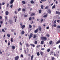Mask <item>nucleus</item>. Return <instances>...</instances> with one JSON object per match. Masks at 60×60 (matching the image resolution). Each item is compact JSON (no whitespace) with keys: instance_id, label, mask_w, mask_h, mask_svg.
Masks as SVG:
<instances>
[{"instance_id":"28","label":"nucleus","mask_w":60,"mask_h":60,"mask_svg":"<svg viewBox=\"0 0 60 60\" xmlns=\"http://www.w3.org/2000/svg\"><path fill=\"white\" fill-rule=\"evenodd\" d=\"M29 20H32V17H30L29 18Z\"/></svg>"},{"instance_id":"8","label":"nucleus","mask_w":60,"mask_h":60,"mask_svg":"<svg viewBox=\"0 0 60 60\" xmlns=\"http://www.w3.org/2000/svg\"><path fill=\"white\" fill-rule=\"evenodd\" d=\"M38 31H39V30L38 29H37L35 30L34 32L35 33H36L38 32Z\"/></svg>"},{"instance_id":"40","label":"nucleus","mask_w":60,"mask_h":60,"mask_svg":"<svg viewBox=\"0 0 60 60\" xmlns=\"http://www.w3.org/2000/svg\"><path fill=\"white\" fill-rule=\"evenodd\" d=\"M31 4H34V2L33 0H32L31 1Z\"/></svg>"},{"instance_id":"9","label":"nucleus","mask_w":60,"mask_h":60,"mask_svg":"<svg viewBox=\"0 0 60 60\" xmlns=\"http://www.w3.org/2000/svg\"><path fill=\"white\" fill-rule=\"evenodd\" d=\"M38 29L40 31H41V26H39Z\"/></svg>"},{"instance_id":"56","label":"nucleus","mask_w":60,"mask_h":60,"mask_svg":"<svg viewBox=\"0 0 60 60\" xmlns=\"http://www.w3.org/2000/svg\"><path fill=\"white\" fill-rule=\"evenodd\" d=\"M9 4L8 3L7 4V7H9Z\"/></svg>"},{"instance_id":"32","label":"nucleus","mask_w":60,"mask_h":60,"mask_svg":"<svg viewBox=\"0 0 60 60\" xmlns=\"http://www.w3.org/2000/svg\"><path fill=\"white\" fill-rule=\"evenodd\" d=\"M22 3L24 4H26V2L24 1H22Z\"/></svg>"},{"instance_id":"11","label":"nucleus","mask_w":60,"mask_h":60,"mask_svg":"<svg viewBox=\"0 0 60 60\" xmlns=\"http://www.w3.org/2000/svg\"><path fill=\"white\" fill-rule=\"evenodd\" d=\"M48 16V15L46 14L44 16H43V18H46Z\"/></svg>"},{"instance_id":"35","label":"nucleus","mask_w":60,"mask_h":60,"mask_svg":"<svg viewBox=\"0 0 60 60\" xmlns=\"http://www.w3.org/2000/svg\"><path fill=\"white\" fill-rule=\"evenodd\" d=\"M20 45L21 46H22V43H21V42H20L19 43Z\"/></svg>"},{"instance_id":"16","label":"nucleus","mask_w":60,"mask_h":60,"mask_svg":"<svg viewBox=\"0 0 60 60\" xmlns=\"http://www.w3.org/2000/svg\"><path fill=\"white\" fill-rule=\"evenodd\" d=\"M5 14L7 15H8V14H9V12L8 11H6L5 12Z\"/></svg>"},{"instance_id":"20","label":"nucleus","mask_w":60,"mask_h":60,"mask_svg":"<svg viewBox=\"0 0 60 60\" xmlns=\"http://www.w3.org/2000/svg\"><path fill=\"white\" fill-rule=\"evenodd\" d=\"M55 7H56V5H54L52 7V9H54L55 8Z\"/></svg>"},{"instance_id":"51","label":"nucleus","mask_w":60,"mask_h":60,"mask_svg":"<svg viewBox=\"0 0 60 60\" xmlns=\"http://www.w3.org/2000/svg\"><path fill=\"white\" fill-rule=\"evenodd\" d=\"M37 55L38 56H40V53H39V52H38L37 53Z\"/></svg>"},{"instance_id":"4","label":"nucleus","mask_w":60,"mask_h":60,"mask_svg":"<svg viewBox=\"0 0 60 60\" xmlns=\"http://www.w3.org/2000/svg\"><path fill=\"white\" fill-rule=\"evenodd\" d=\"M50 55H52V56L53 55V51H52L50 52Z\"/></svg>"},{"instance_id":"10","label":"nucleus","mask_w":60,"mask_h":60,"mask_svg":"<svg viewBox=\"0 0 60 60\" xmlns=\"http://www.w3.org/2000/svg\"><path fill=\"white\" fill-rule=\"evenodd\" d=\"M9 21L10 24H11L12 23V21L11 20H9Z\"/></svg>"},{"instance_id":"6","label":"nucleus","mask_w":60,"mask_h":60,"mask_svg":"<svg viewBox=\"0 0 60 60\" xmlns=\"http://www.w3.org/2000/svg\"><path fill=\"white\" fill-rule=\"evenodd\" d=\"M14 2V0H11V1H10V4H12Z\"/></svg>"},{"instance_id":"55","label":"nucleus","mask_w":60,"mask_h":60,"mask_svg":"<svg viewBox=\"0 0 60 60\" xmlns=\"http://www.w3.org/2000/svg\"><path fill=\"white\" fill-rule=\"evenodd\" d=\"M24 51L25 53H26V50L25 49L24 50Z\"/></svg>"},{"instance_id":"5","label":"nucleus","mask_w":60,"mask_h":60,"mask_svg":"<svg viewBox=\"0 0 60 60\" xmlns=\"http://www.w3.org/2000/svg\"><path fill=\"white\" fill-rule=\"evenodd\" d=\"M31 16H34L35 15V13H31Z\"/></svg>"},{"instance_id":"46","label":"nucleus","mask_w":60,"mask_h":60,"mask_svg":"<svg viewBox=\"0 0 60 60\" xmlns=\"http://www.w3.org/2000/svg\"><path fill=\"white\" fill-rule=\"evenodd\" d=\"M46 36H47V37H49V34H47L46 35Z\"/></svg>"},{"instance_id":"48","label":"nucleus","mask_w":60,"mask_h":60,"mask_svg":"<svg viewBox=\"0 0 60 60\" xmlns=\"http://www.w3.org/2000/svg\"><path fill=\"white\" fill-rule=\"evenodd\" d=\"M40 47V45H37L36 46L37 48H39Z\"/></svg>"},{"instance_id":"58","label":"nucleus","mask_w":60,"mask_h":60,"mask_svg":"<svg viewBox=\"0 0 60 60\" xmlns=\"http://www.w3.org/2000/svg\"><path fill=\"white\" fill-rule=\"evenodd\" d=\"M43 21V19H42L41 21V22H42Z\"/></svg>"},{"instance_id":"33","label":"nucleus","mask_w":60,"mask_h":60,"mask_svg":"<svg viewBox=\"0 0 60 60\" xmlns=\"http://www.w3.org/2000/svg\"><path fill=\"white\" fill-rule=\"evenodd\" d=\"M43 52H40V53L41 55H43Z\"/></svg>"},{"instance_id":"59","label":"nucleus","mask_w":60,"mask_h":60,"mask_svg":"<svg viewBox=\"0 0 60 60\" xmlns=\"http://www.w3.org/2000/svg\"><path fill=\"white\" fill-rule=\"evenodd\" d=\"M57 21L58 23H59V22H60V20H57Z\"/></svg>"},{"instance_id":"61","label":"nucleus","mask_w":60,"mask_h":60,"mask_svg":"<svg viewBox=\"0 0 60 60\" xmlns=\"http://www.w3.org/2000/svg\"><path fill=\"white\" fill-rule=\"evenodd\" d=\"M4 4H5V3H4V2H3L2 3V5H4Z\"/></svg>"},{"instance_id":"2","label":"nucleus","mask_w":60,"mask_h":60,"mask_svg":"<svg viewBox=\"0 0 60 60\" xmlns=\"http://www.w3.org/2000/svg\"><path fill=\"white\" fill-rule=\"evenodd\" d=\"M41 39L42 40L46 41V40L47 39V38L46 37H41Z\"/></svg>"},{"instance_id":"38","label":"nucleus","mask_w":60,"mask_h":60,"mask_svg":"<svg viewBox=\"0 0 60 60\" xmlns=\"http://www.w3.org/2000/svg\"><path fill=\"white\" fill-rule=\"evenodd\" d=\"M34 43H35V44H37V43H38V42H37V41H35Z\"/></svg>"},{"instance_id":"21","label":"nucleus","mask_w":60,"mask_h":60,"mask_svg":"<svg viewBox=\"0 0 60 60\" xmlns=\"http://www.w3.org/2000/svg\"><path fill=\"white\" fill-rule=\"evenodd\" d=\"M52 43H53V41H52L51 40L50 41L49 43L50 44H52Z\"/></svg>"},{"instance_id":"18","label":"nucleus","mask_w":60,"mask_h":60,"mask_svg":"<svg viewBox=\"0 0 60 60\" xmlns=\"http://www.w3.org/2000/svg\"><path fill=\"white\" fill-rule=\"evenodd\" d=\"M21 34H25V31H22L21 32Z\"/></svg>"},{"instance_id":"25","label":"nucleus","mask_w":60,"mask_h":60,"mask_svg":"<svg viewBox=\"0 0 60 60\" xmlns=\"http://www.w3.org/2000/svg\"><path fill=\"white\" fill-rule=\"evenodd\" d=\"M60 43V40H59L56 43V44H58V43Z\"/></svg>"},{"instance_id":"37","label":"nucleus","mask_w":60,"mask_h":60,"mask_svg":"<svg viewBox=\"0 0 60 60\" xmlns=\"http://www.w3.org/2000/svg\"><path fill=\"white\" fill-rule=\"evenodd\" d=\"M55 59V58L54 57H52V58L51 59V60H54V59Z\"/></svg>"},{"instance_id":"23","label":"nucleus","mask_w":60,"mask_h":60,"mask_svg":"<svg viewBox=\"0 0 60 60\" xmlns=\"http://www.w3.org/2000/svg\"><path fill=\"white\" fill-rule=\"evenodd\" d=\"M11 47L12 49H15V46H11Z\"/></svg>"},{"instance_id":"64","label":"nucleus","mask_w":60,"mask_h":60,"mask_svg":"<svg viewBox=\"0 0 60 60\" xmlns=\"http://www.w3.org/2000/svg\"><path fill=\"white\" fill-rule=\"evenodd\" d=\"M27 17V15H24V17Z\"/></svg>"},{"instance_id":"34","label":"nucleus","mask_w":60,"mask_h":60,"mask_svg":"<svg viewBox=\"0 0 60 60\" xmlns=\"http://www.w3.org/2000/svg\"><path fill=\"white\" fill-rule=\"evenodd\" d=\"M25 11L26 10H25V9L24 8L22 10V11H23V12Z\"/></svg>"},{"instance_id":"41","label":"nucleus","mask_w":60,"mask_h":60,"mask_svg":"<svg viewBox=\"0 0 60 60\" xmlns=\"http://www.w3.org/2000/svg\"><path fill=\"white\" fill-rule=\"evenodd\" d=\"M21 56L22 58H23V56H24L23 55V54H21Z\"/></svg>"},{"instance_id":"52","label":"nucleus","mask_w":60,"mask_h":60,"mask_svg":"<svg viewBox=\"0 0 60 60\" xmlns=\"http://www.w3.org/2000/svg\"><path fill=\"white\" fill-rule=\"evenodd\" d=\"M36 38V36L34 35L33 36V38Z\"/></svg>"},{"instance_id":"45","label":"nucleus","mask_w":60,"mask_h":60,"mask_svg":"<svg viewBox=\"0 0 60 60\" xmlns=\"http://www.w3.org/2000/svg\"><path fill=\"white\" fill-rule=\"evenodd\" d=\"M29 28H32V26L31 25H29Z\"/></svg>"},{"instance_id":"53","label":"nucleus","mask_w":60,"mask_h":60,"mask_svg":"<svg viewBox=\"0 0 60 60\" xmlns=\"http://www.w3.org/2000/svg\"><path fill=\"white\" fill-rule=\"evenodd\" d=\"M45 49L44 48H42L41 49V50H44Z\"/></svg>"},{"instance_id":"30","label":"nucleus","mask_w":60,"mask_h":60,"mask_svg":"<svg viewBox=\"0 0 60 60\" xmlns=\"http://www.w3.org/2000/svg\"><path fill=\"white\" fill-rule=\"evenodd\" d=\"M11 42H13V38H11Z\"/></svg>"},{"instance_id":"60","label":"nucleus","mask_w":60,"mask_h":60,"mask_svg":"<svg viewBox=\"0 0 60 60\" xmlns=\"http://www.w3.org/2000/svg\"><path fill=\"white\" fill-rule=\"evenodd\" d=\"M14 34L15 35H16V33L15 32L14 33Z\"/></svg>"},{"instance_id":"1","label":"nucleus","mask_w":60,"mask_h":60,"mask_svg":"<svg viewBox=\"0 0 60 60\" xmlns=\"http://www.w3.org/2000/svg\"><path fill=\"white\" fill-rule=\"evenodd\" d=\"M20 27L22 29H24V28L25 27V25H23L22 24V23H21L20 24Z\"/></svg>"},{"instance_id":"17","label":"nucleus","mask_w":60,"mask_h":60,"mask_svg":"<svg viewBox=\"0 0 60 60\" xmlns=\"http://www.w3.org/2000/svg\"><path fill=\"white\" fill-rule=\"evenodd\" d=\"M48 11L49 12V14H51V10H50V9H49L48 10Z\"/></svg>"},{"instance_id":"7","label":"nucleus","mask_w":60,"mask_h":60,"mask_svg":"<svg viewBox=\"0 0 60 60\" xmlns=\"http://www.w3.org/2000/svg\"><path fill=\"white\" fill-rule=\"evenodd\" d=\"M19 56H17L15 58V60H18L19 59Z\"/></svg>"},{"instance_id":"50","label":"nucleus","mask_w":60,"mask_h":60,"mask_svg":"<svg viewBox=\"0 0 60 60\" xmlns=\"http://www.w3.org/2000/svg\"><path fill=\"white\" fill-rule=\"evenodd\" d=\"M12 7H13V5H10V7L11 8Z\"/></svg>"},{"instance_id":"47","label":"nucleus","mask_w":60,"mask_h":60,"mask_svg":"<svg viewBox=\"0 0 60 60\" xmlns=\"http://www.w3.org/2000/svg\"><path fill=\"white\" fill-rule=\"evenodd\" d=\"M21 10V8H19V9L18 10V11H20Z\"/></svg>"},{"instance_id":"29","label":"nucleus","mask_w":60,"mask_h":60,"mask_svg":"<svg viewBox=\"0 0 60 60\" xmlns=\"http://www.w3.org/2000/svg\"><path fill=\"white\" fill-rule=\"evenodd\" d=\"M14 13L15 14H17V13H18V12H17V11H15Z\"/></svg>"},{"instance_id":"22","label":"nucleus","mask_w":60,"mask_h":60,"mask_svg":"<svg viewBox=\"0 0 60 60\" xmlns=\"http://www.w3.org/2000/svg\"><path fill=\"white\" fill-rule=\"evenodd\" d=\"M56 14H60V12H59L56 11Z\"/></svg>"},{"instance_id":"39","label":"nucleus","mask_w":60,"mask_h":60,"mask_svg":"<svg viewBox=\"0 0 60 60\" xmlns=\"http://www.w3.org/2000/svg\"><path fill=\"white\" fill-rule=\"evenodd\" d=\"M39 13H41V10H40L39 11Z\"/></svg>"},{"instance_id":"31","label":"nucleus","mask_w":60,"mask_h":60,"mask_svg":"<svg viewBox=\"0 0 60 60\" xmlns=\"http://www.w3.org/2000/svg\"><path fill=\"white\" fill-rule=\"evenodd\" d=\"M7 36H8V37H10L11 36L9 34H7Z\"/></svg>"},{"instance_id":"19","label":"nucleus","mask_w":60,"mask_h":60,"mask_svg":"<svg viewBox=\"0 0 60 60\" xmlns=\"http://www.w3.org/2000/svg\"><path fill=\"white\" fill-rule=\"evenodd\" d=\"M33 58H34V55H32L31 58V60H33Z\"/></svg>"},{"instance_id":"27","label":"nucleus","mask_w":60,"mask_h":60,"mask_svg":"<svg viewBox=\"0 0 60 60\" xmlns=\"http://www.w3.org/2000/svg\"><path fill=\"white\" fill-rule=\"evenodd\" d=\"M44 43V41H41V44H43Z\"/></svg>"},{"instance_id":"26","label":"nucleus","mask_w":60,"mask_h":60,"mask_svg":"<svg viewBox=\"0 0 60 60\" xmlns=\"http://www.w3.org/2000/svg\"><path fill=\"white\" fill-rule=\"evenodd\" d=\"M41 9H43L44 6L43 5H41Z\"/></svg>"},{"instance_id":"54","label":"nucleus","mask_w":60,"mask_h":60,"mask_svg":"<svg viewBox=\"0 0 60 60\" xmlns=\"http://www.w3.org/2000/svg\"><path fill=\"white\" fill-rule=\"evenodd\" d=\"M57 28H60V26H58Z\"/></svg>"},{"instance_id":"13","label":"nucleus","mask_w":60,"mask_h":60,"mask_svg":"<svg viewBox=\"0 0 60 60\" xmlns=\"http://www.w3.org/2000/svg\"><path fill=\"white\" fill-rule=\"evenodd\" d=\"M50 50V49L49 48L47 50V52H49Z\"/></svg>"},{"instance_id":"12","label":"nucleus","mask_w":60,"mask_h":60,"mask_svg":"<svg viewBox=\"0 0 60 60\" xmlns=\"http://www.w3.org/2000/svg\"><path fill=\"white\" fill-rule=\"evenodd\" d=\"M26 46L27 47H28L30 46V45L28 44V43H27L26 45Z\"/></svg>"},{"instance_id":"36","label":"nucleus","mask_w":60,"mask_h":60,"mask_svg":"<svg viewBox=\"0 0 60 60\" xmlns=\"http://www.w3.org/2000/svg\"><path fill=\"white\" fill-rule=\"evenodd\" d=\"M1 5H2V3H0V10L1 9Z\"/></svg>"},{"instance_id":"15","label":"nucleus","mask_w":60,"mask_h":60,"mask_svg":"<svg viewBox=\"0 0 60 60\" xmlns=\"http://www.w3.org/2000/svg\"><path fill=\"white\" fill-rule=\"evenodd\" d=\"M30 45L31 46H32L33 47H35V45L34 44H30Z\"/></svg>"},{"instance_id":"42","label":"nucleus","mask_w":60,"mask_h":60,"mask_svg":"<svg viewBox=\"0 0 60 60\" xmlns=\"http://www.w3.org/2000/svg\"><path fill=\"white\" fill-rule=\"evenodd\" d=\"M2 32H5V31H4V29H3L2 30Z\"/></svg>"},{"instance_id":"62","label":"nucleus","mask_w":60,"mask_h":60,"mask_svg":"<svg viewBox=\"0 0 60 60\" xmlns=\"http://www.w3.org/2000/svg\"><path fill=\"white\" fill-rule=\"evenodd\" d=\"M5 41L6 42V43H7V40H5Z\"/></svg>"},{"instance_id":"14","label":"nucleus","mask_w":60,"mask_h":60,"mask_svg":"<svg viewBox=\"0 0 60 60\" xmlns=\"http://www.w3.org/2000/svg\"><path fill=\"white\" fill-rule=\"evenodd\" d=\"M56 26H57L56 25V24H54L53 25H52V27H56Z\"/></svg>"},{"instance_id":"24","label":"nucleus","mask_w":60,"mask_h":60,"mask_svg":"<svg viewBox=\"0 0 60 60\" xmlns=\"http://www.w3.org/2000/svg\"><path fill=\"white\" fill-rule=\"evenodd\" d=\"M49 8V6H46V7L45 8V9H48Z\"/></svg>"},{"instance_id":"44","label":"nucleus","mask_w":60,"mask_h":60,"mask_svg":"<svg viewBox=\"0 0 60 60\" xmlns=\"http://www.w3.org/2000/svg\"><path fill=\"white\" fill-rule=\"evenodd\" d=\"M41 1H42V2H46V0H41Z\"/></svg>"},{"instance_id":"49","label":"nucleus","mask_w":60,"mask_h":60,"mask_svg":"<svg viewBox=\"0 0 60 60\" xmlns=\"http://www.w3.org/2000/svg\"><path fill=\"white\" fill-rule=\"evenodd\" d=\"M1 24H3V21H0Z\"/></svg>"},{"instance_id":"43","label":"nucleus","mask_w":60,"mask_h":60,"mask_svg":"<svg viewBox=\"0 0 60 60\" xmlns=\"http://www.w3.org/2000/svg\"><path fill=\"white\" fill-rule=\"evenodd\" d=\"M8 46H10V42H8Z\"/></svg>"},{"instance_id":"63","label":"nucleus","mask_w":60,"mask_h":60,"mask_svg":"<svg viewBox=\"0 0 60 60\" xmlns=\"http://www.w3.org/2000/svg\"><path fill=\"white\" fill-rule=\"evenodd\" d=\"M53 3L51 4V6H52L53 5Z\"/></svg>"},{"instance_id":"57","label":"nucleus","mask_w":60,"mask_h":60,"mask_svg":"<svg viewBox=\"0 0 60 60\" xmlns=\"http://www.w3.org/2000/svg\"><path fill=\"white\" fill-rule=\"evenodd\" d=\"M5 19L6 20H7V16H5Z\"/></svg>"},{"instance_id":"3","label":"nucleus","mask_w":60,"mask_h":60,"mask_svg":"<svg viewBox=\"0 0 60 60\" xmlns=\"http://www.w3.org/2000/svg\"><path fill=\"white\" fill-rule=\"evenodd\" d=\"M33 36V33L30 34V36L29 37V39H30L32 38V37Z\"/></svg>"}]
</instances>
